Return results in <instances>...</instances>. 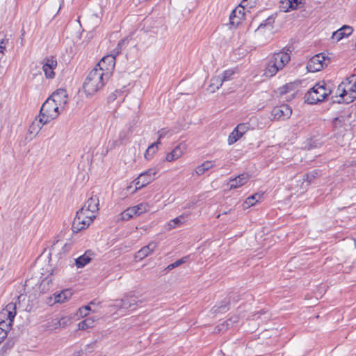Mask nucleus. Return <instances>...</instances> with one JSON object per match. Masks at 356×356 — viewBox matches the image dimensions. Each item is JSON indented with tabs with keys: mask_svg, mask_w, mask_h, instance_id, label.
<instances>
[{
	"mask_svg": "<svg viewBox=\"0 0 356 356\" xmlns=\"http://www.w3.org/2000/svg\"><path fill=\"white\" fill-rule=\"evenodd\" d=\"M290 53L291 51L288 49L286 51L282 50L271 55L266 63L264 75L272 77L283 70L291 60Z\"/></svg>",
	"mask_w": 356,
	"mask_h": 356,
	"instance_id": "1",
	"label": "nucleus"
},
{
	"mask_svg": "<svg viewBox=\"0 0 356 356\" xmlns=\"http://www.w3.org/2000/svg\"><path fill=\"white\" fill-rule=\"evenodd\" d=\"M109 78H106L104 72L94 67L87 76L83 83V90L87 95H93L102 89Z\"/></svg>",
	"mask_w": 356,
	"mask_h": 356,
	"instance_id": "2",
	"label": "nucleus"
},
{
	"mask_svg": "<svg viewBox=\"0 0 356 356\" xmlns=\"http://www.w3.org/2000/svg\"><path fill=\"white\" fill-rule=\"evenodd\" d=\"M355 76V74H353L339 85L337 92L338 95L335 97L337 99H333V102L350 104L356 99V81L351 84L352 79Z\"/></svg>",
	"mask_w": 356,
	"mask_h": 356,
	"instance_id": "3",
	"label": "nucleus"
},
{
	"mask_svg": "<svg viewBox=\"0 0 356 356\" xmlns=\"http://www.w3.org/2000/svg\"><path fill=\"white\" fill-rule=\"evenodd\" d=\"M330 94L331 90L327 88V84L324 81L318 82L306 93L305 102L310 104L321 102Z\"/></svg>",
	"mask_w": 356,
	"mask_h": 356,
	"instance_id": "4",
	"label": "nucleus"
},
{
	"mask_svg": "<svg viewBox=\"0 0 356 356\" xmlns=\"http://www.w3.org/2000/svg\"><path fill=\"white\" fill-rule=\"evenodd\" d=\"M59 107L51 99H47L42 105L39 113V122L42 125L47 124L53 120H55L60 115Z\"/></svg>",
	"mask_w": 356,
	"mask_h": 356,
	"instance_id": "5",
	"label": "nucleus"
},
{
	"mask_svg": "<svg viewBox=\"0 0 356 356\" xmlns=\"http://www.w3.org/2000/svg\"><path fill=\"white\" fill-rule=\"evenodd\" d=\"M95 218V214L86 211L85 208L80 209L76 214L73 220L72 229L73 232L77 233L86 229Z\"/></svg>",
	"mask_w": 356,
	"mask_h": 356,
	"instance_id": "6",
	"label": "nucleus"
},
{
	"mask_svg": "<svg viewBox=\"0 0 356 356\" xmlns=\"http://www.w3.org/2000/svg\"><path fill=\"white\" fill-rule=\"evenodd\" d=\"M16 316V302L8 303L4 309L0 312V327L6 330L8 334L10 330L12 323Z\"/></svg>",
	"mask_w": 356,
	"mask_h": 356,
	"instance_id": "7",
	"label": "nucleus"
},
{
	"mask_svg": "<svg viewBox=\"0 0 356 356\" xmlns=\"http://www.w3.org/2000/svg\"><path fill=\"white\" fill-rule=\"evenodd\" d=\"M256 4V0H243L239 6L236 7L229 15V22L232 25L238 26L240 24L239 20H235L236 17L242 19L244 16V10L245 8H251Z\"/></svg>",
	"mask_w": 356,
	"mask_h": 356,
	"instance_id": "8",
	"label": "nucleus"
},
{
	"mask_svg": "<svg viewBox=\"0 0 356 356\" xmlns=\"http://www.w3.org/2000/svg\"><path fill=\"white\" fill-rule=\"evenodd\" d=\"M328 63L329 59H326L323 54H318L309 59L307 65V69L311 72H318L327 66Z\"/></svg>",
	"mask_w": 356,
	"mask_h": 356,
	"instance_id": "9",
	"label": "nucleus"
},
{
	"mask_svg": "<svg viewBox=\"0 0 356 356\" xmlns=\"http://www.w3.org/2000/svg\"><path fill=\"white\" fill-rule=\"evenodd\" d=\"M115 58L114 54L104 56L95 67L104 72L106 78H109L111 71L114 69Z\"/></svg>",
	"mask_w": 356,
	"mask_h": 356,
	"instance_id": "10",
	"label": "nucleus"
},
{
	"mask_svg": "<svg viewBox=\"0 0 356 356\" xmlns=\"http://www.w3.org/2000/svg\"><path fill=\"white\" fill-rule=\"evenodd\" d=\"M159 169L153 168L141 173L135 180L136 189L141 188L154 180V176L158 173Z\"/></svg>",
	"mask_w": 356,
	"mask_h": 356,
	"instance_id": "11",
	"label": "nucleus"
},
{
	"mask_svg": "<svg viewBox=\"0 0 356 356\" xmlns=\"http://www.w3.org/2000/svg\"><path fill=\"white\" fill-rule=\"evenodd\" d=\"M292 114V110L287 104H282L273 108L271 112V115L273 120H285L290 118Z\"/></svg>",
	"mask_w": 356,
	"mask_h": 356,
	"instance_id": "12",
	"label": "nucleus"
},
{
	"mask_svg": "<svg viewBox=\"0 0 356 356\" xmlns=\"http://www.w3.org/2000/svg\"><path fill=\"white\" fill-rule=\"evenodd\" d=\"M42 70L44 72V75L47 79H53L55 76L54 72V69L57 66V60L54 56L46 57L43 59L42 62Z\"/></svg>",
	"mask_w": 356,
	"mask_h": 356,
	"instance_id": "13",
	"label": "nucleus"
},
{
	"mask_svg": "<svg viewBox=\"0 0 356 356\" xmlns=\"http://www.w3.org/2000/svg\"><path fill=\"white\" fill-rule=\"evenodd\" d=\"M49 99H51V101L56 103L61 109H63L67 103L68 95L66 90L59 88L54 92Z\"/></svg>",
	"mask_w": 356,
	"mask_h": 356,
	"instance_id": "14",
	"label": "nucleus"
},
{
	"mask_svg": "<svg viewBox=\"0 0 356 356\" xmlns=\"http://www.w3.org/2000/svg\"><path fill=\"white\" fill-rule=\"evenodd\" d=\"M249 179L250 175L248 173H243L235 178L230 179L227 183V186L229 189L238 188L245 185Z\"/></svg>",
	"mask_w": 356,
	"mask_h": 356,
	"instance_id": "15",
	"label": "nucleus"
},
{
	"mask_svg": "<svg viewBox=\"0 0 356 356\" xmlns=\"http://www.w3.org/2000/svg\"><path fill=\"white\" fill-rule=\"evenodd\" d=\"M138 302V298L135 296H126L120 300V304L118 306L120 308L133 311L136 309Z\"/></svg>",
	"mask_w": 356,
	"mask_h": 356,
	"instance_id": "16",
	"label": "nucleus"
},
{
	"mask_svg": "<svg viewBox=\"0 0 356 356\" xmlns=\"http://www.w3.org/2000/svg\"><path fill=\"white\" fill-rule=\"evenodd\" d=\"M157 247V243L155 241H152L147 245L143 247L140 250H138L135 257L138 260H142L143 259L147 257Z\"/></svg>",
	"mask_w": 356,
	"mask_h": 356,
	"instance_id": "17",
	"label": "nucleus"
},
{
	"mask_svg": "<svg viewBox=\"0 0 356 356\" xmlns=\"http://www.w3.org/2000/svg\"><path fill=\"white\" fill-rule=\"evenodd\" d=\"M60 249L63 250V252H67L68 248L66 243H63V241L57 239L55 240L52 245L50 247L49 249V256H55L57 257L58 255H60Z\"/></svg>",
	"mask_w": 356,
	"mask_h": 356,
	"instance_id": "18",
	"label": "nucleus"
},
{
	"mask_svg": "<svg viewBox=\"0 0 356 356\" xmlns=\"http://www.w3.org/2000/svg\"><path fill=\"white\" fill-rule=\"evenodd\" d=\"M353 31V29L350 26L343 25L339 29L332 33V38L338 42L342 38L350 35Z\"/></svg>",
	"mask_w": 356,
	"mask_h": 356,
	"instance_id": "19",
	"label": "nucleus"
},
{
	"mask_svg": "<svg viewBox=\"0 0 356 356\" xmlns=\"http://www.w3.org/2000/svg\"><path fill=\"white\" fill-rule=\"evenodd\" d=\"M82 208H85L87 212L95 214L99 210V197L97 195L91 196Z\"/></svg>",
	"mask_w": 356,
	"mask_h": 356,
	"instance_id": "20",
	"label": "nucleus"
},
{
	"mask_svg": "<svg viewBox=\"0 0 356 356\" xmlns=\"http://www.w3.org/2000/svg\"><path fill=\"white\" fill-rule=\"evenodd\" d=\"M94 253L92 250H86L85 253L75 259V264L77 268H83L91 260Z\"/></svg>",
	"mask_w": 356,
	"mask_h": 356,
	"instance_id": "21",
	"label": "nucleus"
},
{
	"mask_svg": "<svg viewBox=\"0 0 356 356\" xmlns=\"http://www.w3.org/2000/svg\"><path fill=\"white\" fill-rule=\"evenodd\" d=\"M72 296V292L71 289H65L63 290L59 293H54V303H63L66 300L70 299Z\"/></svg>",
	"mask_w": 356,
	"mask_h": 356,
	"instance_id": "22",
	"label": "nucleus"
},
{
	"mask_svg": "<svg viewBox=\"0 0 356 356\" xmlns=\"http://www.w3.org/2000/svg\"><path fill=\"white\" fill-rule=\"evenodd\" d=\"M51 325L49 327L53 326L55 329L58 327H65L71 323V318L70 316H63L60 318H54L51 322Z\"/></svg>",
	"mask_w": 356,
	"mask_h": 356,
	"instance_id": "23",
	"label": "nucleus"
},
{
	"mask_svg": "<svg viewBox=\"0 0 356 356\" xmlns=\"http://www.w3.org/2000/svg\"><path fill=\"white\" fill-rule=\"evenodd\" d=\"M189 213H184L168 222V229H172L182 225L188 217Z\"/></svg>",
	"mask_w": 356,
	"mask_h": 356,
	"instance_id": "24",
	"label": "nucleus"
},
{
	"mask_svg": "<svg viewBox=\"0 0 356 356\" xmlns=\"http://www.w3.org/2000/svg\"><path fill=\"white\" fill-rule=\"evenodd\" d=\"M282 8L284 12L289 11V9H296L301 3L300 0H282Z\"/></svg>",
	"mask_w": 356,
	"mask_h": 356,
	"instance_id": "25",
	"label": "nucleus"
},
{
	"mask_svg": "<svg viewBox=\"0 0 356 356\" xmlns=\"http://www.w3.org/2000/svg\"><path fill=\"white\" fill-rule=\"evenodd\" d=\"M138 216V215L137 211L135 210V207H131L121 213L120 218L122 220H129V219Z\"/></svg>",
	"mask_w": 356,
	"mask_h": 356,
	"instance_id": "26",
	"label": "nucleus"
},
{
	"mask_svg": "<svg viewBox=\"0 0 356 356\" xmlns=\"http://www.w3.org/2000/svg\"><path fill=\"white\" fill-rule=\"evenodd\" d=\"M229 305L230 301L227 300V298H225L218 305H216L215 307H213V313L217 314L227 312L229 309Z\"/></svg>",
	"mask_w": 356,
	"mask_h": 356,
	"instance_id": "27",
	"label": "nucleus"
},
{
	"mask_svg": "<svg viewBox=\"0 0 356 356\" xmlns=\"http://www.w3.org/2000/svg\"><path fill=\"white\" fill-rule=\"evenodd\" d=\"M124 90L122 89L115 90L113 93L108 95V102L112 103L118 98L122 97L121 99L118 102L119 104H121L124 100Z\"/></svg>",
	"mask_w": 356,
	"mask_h": 356,
	"instance_id": "28",
	"label": "nucleus"
},
{
	"mask_svg": "<svg viewBox=\"0 0 356 356\" xmlns=\"http://www.w3.org/2000/svg\"><path fill=\"white\" fill-rule=\"evenodd\" d=\"M214 162L211 161H204L202 165L195 168V172L197 175L204 174L206 171L214 166Z\"/></svg>",
	"mask_w": 356,
	"mask_h": 356,
	"instance_id": "29",
	"label": "nucleus"
},
{
	"mask_svg": "<svg viewBox=\"0 0 356 356\" xmlns=\"http://www.w3.org/2000/svg\"><path fill=\"white\" fill-rule=\"evenodd\" d=\"M159 144H161V141H156L148 147L145 154V158L147 160L152 158L153 155L157 152Z\"/></svg>",
	"mask_w": 356,
	"mask_h": 356,
	"instance_id": "30",
	"label": "nucleus"
},
{
	"mask_svg": "<svg viewBox=\"0 0 356 356\" xmlns=\"http://www.w3.org/2000/svg\"><path fill=\"white\" fill-rule=\"evenodd\" d=\"M262 194L255 193L250 197H248L244 204L243 207L245 208H248L251 206L254 205V204L259 201V200L262 197Z\"/></svg>",
	"mask_w": 356,
	"mask_h": 356,
	"instance_id": "31",
	"label": "nucleus"
},
{
	"mask_svg": "<svg viewBox=\"0 0 356 356\" xmlns=\"http://www.w3.org/2000/svg\"><path fill=\"white\" fill-rule=\"evenodd\" d=\"M95 319L93 318H87L78 324L79 330H84L89 327H92L94 326Z\"/></svg>",
	"mask_w": 356,
	"mask_h": 356,
	"instance_id": "32",
	"label": "nucleus"
},
{
	"mask_svg": "<svg viewBox=\"0 0 356 356\" xmlns=\"http://www.w3.org/2000/svg\"><path fill=\"white\" fill-rule=\"evenodd\" d=\"M222 80L220 76H215L211 79V84L209 87L212 92H214L216 90H218L222 85Z\"/></svg>",
	"mask_w": 356,
	"mask_h": 356,
	"instance_id": "33",
	"label": "nucleus"
},
{
	"mask_svg": "<svg viewBox=\"0 0 356 356\" xmlns=\"http://www.w3.org/2000/svg\"><path fill=\"white\" fill-rule=\"evenodd\" d=\"M249 127L250 125L248 123H241L238 124L234 129L237 131L239 136L242 137L243 135L248 131Z\"/></svg>",
	"mask_w": 356,
	"mask_h": 356,
	"instance_id": "34",
	"label": "nucleus"
},
{
	"mask_svg": "<svg viewBox=\"0 0 356 356\" xmlns=\"http://www.w3.org/2000/svg\"><path fill=\"white\" fill-rule=\"evenodd\" d=\"M188 257H189L188 256L184 257L181 259L176 261L175 262L170 264V265L168 266L167 269L172 270L175 268H177V267L181 266V264L186 263L188 261Z\"/></svg>",
	"mask_w": 356,
	"mask_h": 356,
	"instance_id": "35",
	"label": "nucleus"
},
{
	"mask_svg": "<svg viewBox=\"0 0 356 356\" xmlns=\"http://www.w3.org/2000/svg\"><path fill=\"white\" fill-rule=\"evenodd\" d=\"M42 126L43 125H42L39 121L38 122H33L30 126L29 131L31 134H35V135H37L41 130Z\"/></svg>",
	"mask_w": 356,
	"mask_h": 356,
	"instance_id": "36",
	"label": "nucleus"
},
{
	"mask_svg": "<svg viewBox=\"0 0 356 356\" xmlns=\"http://www.w3.org/2000/svg\"><path fill=\"white\" fill-rule=\"evenodd\" d=\"M127 43V40L123 39L118 42L117 47L113 49V53L111 54L115 55V58L116 56L119 55L122 49V47L124 46V44Z\"/></svg>",
	"mask_w": 356,
	"mask_h": 356,
	"instance_id": "37",
	"label": "nucleus"
},
{
	"mask_svg": "<svg viewBox=\"0 0 356 356\" xmlns=\"http://www.w3.org/2000/svg\"><path fill=\"white\" fill-rule=\"evenodd\" d=\"M135 210L137 211L138 215L140 216L149 210V205L146 203H141L138 205L134 206Z\"/></svg>",
	"mask_w": 356,
	"mask_h": 356,
	"instance_id": "38",
	"label": "nucleus"
},
{
	"mask_svg": "<svg viewBox=\"0 0 356 356\" xmlns=\"http://www.w3.org/2000/svg\"><path fill=\"white\" fill-rule=\"evenodd\" d=\"M241 136H239L237 131L234 129V131L229 134L228 137V144L232 145L236 143Z\"/></svg>",
	"mask_w": 356,
	"mask_h": 356,
	"instance_id": "39",
	"label": "nucleus"
},
{
	"mask_svg": "<svg viewBox=\"0 0 356 356\" xmlns=\"http://www.w3.org/2000/svg\"><path fill=\"white\" fill-rule=\"evenodd\" d=\"M234 72L232 70H225L222 74L220 76L222 81H227L232 79V76L234 75Z\"/></svg>",
	"mask_w": 356,
	"mask_h": 356,
	"instance_id": "40",
	"label": "nucleus"
},
{
	"mask_svg": "<svg viewBox=\"0 0 356 356\" xmlns=\"http://www.w3.org/2000/svg\"><path fill=\"white\" fill-rule=\"evenodd\" d=\"M293 87V83H286L284 86H283L279 88V92L280 95L286 94L289 91L292 90Z\"/></svg>",
	"mask_w": 356,
	"mask_h": 356,
	"instance_id": "41",
	"label": "nucleus"
},
{
	"mask_svg": "<svg viewBox=\"0 0 356 356\" xmlns=\"http://www.w3.org/2000/svg\"><path fill=\"white\" fill-rule=\"evenodd\" d=\"M8 43V40L6 38H3L0 40V60L3 58L4 55V51L6 49V45Z\"/></svg>",
	"mask_w": 356,
	"mask_h": 356,
	"instance_id": "42",
	"label": "nucleus"
},
{
	"mask_svg": "<svg viewBox=\"0 0 356 356\" xmlns=\"http://www.w3.org/2000/svg\"><path fill=\"white\" fill-rule=\"evenodd\" d=\"M172 153L173 154V155L175 157V159H178L179 158H180L183 155L184 149L181 147V145H177V147H175L172 149Z\"/></svg>",
	"mask_w": 356,
	"mask_h": 356,
	"instance_id": "43",
	"label": "nucleus"
},
{
	"mask_svg": "<svg viewBox=\"0 0 356 356\" xmlns=\"http://www.w3.org/2000/svg\"><path fill=\"white\" fill-rule=\"evenodd\" d=\"M318 173L316 172H312L306 174L303 179L304 181H307L308 183H311L312 179L315 178L316 175Z\"/></svg>",
	"mask_w": 356,
	"mask_h": 356,
	"instance_id": "44",
	"label": "nucleus"
},
{
	"mask_svg": "<svg viewBox=\"0 0 356 356\" xmlns=\"http://www.w3.org/2000/svg\"><path fill=\"white\" fill-rule=\"evenodd\" d=\"M227 299V300L230 301V304L232 303V302H236L240 300V296L236 293H232L229 295Z\"/></svg>",
	"mask_w": 356,
	"mask_h": 356,
	"instance_id": "45",
	"label": "nucleus"
},
{
	"mask_svg": "<svg viewBox=\"0 0 356 356\" xmlns=\"http://www.w3.org/2000/svg\"><path fill=\"white\" fill-rule=\"evenodd\" d=\"M169 131L166 129H161L159 131H158V140L157 141H160L161 138H164L168 134Z\"/></svg>",
	"mask_w": 356,
	"mask_h": 356,
	"instance_id": "46",
	"label": "nucleus"
},
{
	"mask_svg": "<svg viewBox=\"0 0 356 356\" xmlns=\"http://www.w3.org/2000/svg\"><path fill=\"white\" fill-rule=\"evenodd\" d=\"M13 346H14V341H8L3 345V349L6 350L12 348L13 347Z\"/></svg>",
	"mask_w": 356,
	"mask_h": 356,
	"instance_id": "47",
	"label": "nucleus"
},
{
	"mask_svg": "<svg viewBox=\"0 0 356 356\" xmlns=\"http://www.w3.org/2000/svg\"><path fill=\"white\" fill-rule=\"evenodd\" d=\"M238 321V318L237 316L232 317L227 321V325H230L233 323H237Z\"/></svg>",
	"mask_w": 356,
	"mask_h": 356,
	"instance_id": "48",
	"label": "nucleus"
},
{
	"mask_svg": "<svg viewBox=\"0 0 356 356\" xmlns=\"http://www.w3.org/2000/svg\"><path fill=\"white\" fill-rule=\"evenodd\" d=\"M165 160L168 162H171L177 159H175V157L174 156L173 154L171 152L166 155Z\"/></svg>",
	"mask_w": 356,
	"mask_h": 356,
	"instance_id": "49",
	"label": "nucleus"
},
{
	"mask_svg": "<svg viewBox=\"0 0 356 356\" xmlns=\"http://www.w3.org/2000/svg\"><path fill=\"white\" fill-rule=\"evenodd\" d=\"M7 335L6 330L0 327V339H4Z\"/></svg>",
	"mask_w": 356,
	"mask_h": 356,
	"instance_id": "50",
	"label": "nucleus"
},
{
	"mask_svg": "<svg viewBox=\"0 0 356 356\" xmlns=\"http://www.w3.org/2000/svg\"><path fill=\"white\" fill-rule=\"evenodd\" d=\"M51 282V280H49L47 277L45 278L44 280H42L40 286L42 287V290L44 289V286L46 284H49V283Z\"/></svg>",
	"mask_w": 356,
	"mask_h": 356,
	"instance_id": "51",
	"label": "nucleus"
},
{
	"mask_svg": "<svg viewBox=\"0 0 356 356\" xmlns=\"http://www.w3.org/2000/svg\"><path fill=\"white\" fill-rule=\"evenodd\" d=\"M91 309H90V305H86L85 307H83L79 309V312L81 314H83V311H85V312H88L90 311Z\"/></svg>",
	"mask_w": 356,
	"mask_h": 356,
	"instance_id": "52",
	"label": "nucleus"
},
{
	"mask_svg": "<svg viewBox=\"0 0 356 356\" xmlns=\"http://www.w3.org/2000/svg\"><path fill=\"white\" fill-rule=\"evenodd\" d=\"M25 34V31L22 29L21 31V37H20V44L22 46H24V36Z\"/></svg>",
	"mask_w": 356,
	"mask_h": 356,
	"instance_id": "53",
	"label": "nucleus"
},
{
	"mask_svg": "<svg viewBox=\"0 0 356 356\" xmlns=\"http://www.w3.org/2000/svg\"><path fill=\"white\" fill-rule=\"evenodd\" d=\"M83 350H79L78 351H75L73 354V356H83Z\"/></svg>",
	"mask_w": 356,
	"mask_h": 356,
	"instance_id": "54",
	"label": "nucleus"
},
{
	"mask_svg": "<svg viewBox=\"0 0 356 356\" xmlns=\"http://www.w3.org/2000/svg\"><path fill=\"white\" fill-rule=\"evenodd\" d=\"M266 312L264 310H261L259 312L255 314L254 316H256L257 314H264Z\"/></svg>",
	"mask_w": 356,
	"mask_h": 356,
	"instance_id": "55",
	"label": "nucleus"
},
{
	"mask_svg": "<svg viewBox=\"0 0 356 356\" xmlns=\"http://www.w3.org/2000/svg\"><path fill=\"white\" fill-rule=\"evenodd\" d=\"M87 314H88V312H87L83 311V314H81V316H86V315H87Z\"/></svg>",
	"mask_w": 356,
	"mask_h": 356,
	"instance_id": "56",
	"label": "nucleus"
},
{
	"mask_svg": "<svg viewBox=\"0 0 356 356\" xmlns=\"http://www.w3.org/2000/svg\"><path fill=\"white\" fill-rule=\"evenodd\" d=\"M252 3L251 0H248L246 3H248V5H250V3Z\"/></svg>",
	"mask_w": 356,
	"mask_h": 356,
	"instance_id": "57",
	"label": "nucleus"
},
{
	"mask_svg": "<svg viewBox=\"0 0 356 356\" xmlns=\"http://www.w3.org/2000/svg\"><path fill=\"white\" fill-rule=\"evenodd\" d=\"M235 20H239L241 22V19H238V17H236Z\"/></svg>",
	"mask_w": 356,
	"mask_h": 356,
	"instance_id": "58",
	"label": "nucleus"
},
{
	"mask_svg": "<svg viewBox=\"0 0 356 356\" xmlns=\"http://www.w3.org/2000/svg\"><path fill=\"white\" fill-rule=\"evenodd\" d=\"M93 304H94L93 301L90 302V305H93Z\"/></svg>",
	"mask_w": 356,
	"mask_h": 356,
	"instance_id": "59",
	"label": "nucleus"
},
{
	"mask_svg": "<svg viewBox=\"0 0 356 356\" xmlns=\"http://www.w3.org/2000/svg\"><path fill=\"white\" fill-rule=\"evenodd\" d=\"M3 339H0V343L3 341Z\"/></svg>",
	"mask_w": 356,
	"mask_h": 356,
	"instance_id": "60",
	"label": "nucleus"
}]
</instances>
